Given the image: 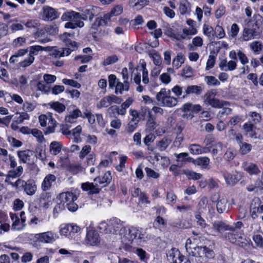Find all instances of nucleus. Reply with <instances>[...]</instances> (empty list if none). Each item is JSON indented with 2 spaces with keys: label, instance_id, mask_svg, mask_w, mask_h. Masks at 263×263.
Segmentation results:
<instances>
[{
  "label": "nucleus",
  "instance_id": "338daca9",
  "mask_svg": "<svg viewBox=\"0 0 263 263\" xmlns=\"http://www.w3.org/2000/svg\"><path fill=\"white\" fill-rule=\"evenodd\" d=\"M91 149L90 145L84 146L80 153L79 157L81 159H83L87 154H88Z\"/></svg>",
  "mask_w": 263,
  "mask_h": 263
},
{
  "label": "nucleus",
  "instance_id": "dca6fc26",
  "mask_svg": "<svg viewBox=\"0 0 263 263\" xmlns=\"http://www.w3.org/2000/svg\"><path fill=\"white\" fill-rule=\"evenodd\" d=\"M110 14H109V13L104 14L103 17H97L92 25V28L98 30L100 26H107L108 23L110 22Z\"/></svg>",
  "mask_w": 263,
  "mask_h": 263
},
{
  "label": "nucleus",
  "instance_id": "864d4df0",
  "mask_svg": "<svg viewBox=\"0 0 263 263\" xmlns=\"http://www.w3.org/2000/svg\"><path fill=\"white\" fill-rule=\"evenodd\" d=\"M142 69V82L145 84H147L149 82V79L148 77V71L146 68V63H143L141 66Z\"/></svg>",
  "mask_w": 263,
  "mask_h": 263
},
{
  "label": "nucleus",
  "instance_id": "bb28decb",
  "mask_svg": "<svg viewBox=\"0 0 263 263\" xmlns=\"http://www.w3.org/2000/svg\"><path fill=\"white\" fill-rule=\"evenodd\" d=\"M218 197H219L218 196ZM216 208L217 212L219 213H222L225 211H228L229 209V204H228V200L224 198H219L217 201Z\"/></svg>",
  "mask_w": 263,
  "mask_h": 263
},
{
  "label": "nucleus",
  "instance_id": "2f4dec72",
  "mask_svg": "<svg viewBox=\"0 0 263 263\" xmlns=\"http://www.w3.org/2000/svg\"><path fill=\"white\" fill-rule=\"evenodd\" d=\"M37 89L44 93L48 94L50 92L51 87L46 82L40 81L37 84Z\"/></svg>",
  "mask_w": 263,
  "mask_h": 263
},
{
  "label": "nucleus",
  "instance_id": "4c0bfd02",
  "mask_svg": "<svg viewBox=\"0 0 263 263\" xmlns=\"http://www.w3.org/2000/svg\"><path fill=\"white\" fill-rule=\"evenodd\" d=\"M190 9V4L186 1L180 4L179 10L181 14L184 15L189 12Z\"/></svg>",
  "mask_w": 263,
  "mask_h": 263
},
{
  "label": "nucleus",
  "instance_id": "ddd939ff",
  "mask_svg": "<svg viewBox=\"0 0 263 263\" xmlns=\"http://www.w3.org/2000/svg\"><path fill=\"white\" fill-rule=\"evenodd\" d=\"M58 199L59 201L64 203V205L69 203L72 201H76L77 199V196L72 192H67L60 193Z\"/></svg>",
  "mask_w": 263,
  "mask_h": 263
},
{
  "label": "nucleus",
  "instance_id": "c85d7f7f",
  "mask_svg": "<svg viewBox=\"0 0 263 263\" xmlns=\"http://www.w3.org/2000/svg\"><path fill=\"white\" fill-rule=\"evenodd\" d=\"M223 176L225 179L226 183L231 185H234L236 183H237L239 178H238V176L235 174H231L228 172H224L223 173Z\"/></svg>",
  "mask_w": 263,
  "mask_h": 263
},
{
  "label": "nucleus",
  "instance_id": "473e14b6",
  "mask_svg": "<svg viewBox=\"0 0 263 263\" xmlns=\"http://www.w3.org/2000/svg\"><path fill=\"white\" fill-rule=\"evenodd\" d=\"M217 93L216 90L211 89L208 90L206 93L205 94L204 98V103L206 104L209 105L210 103L215 99V97Z\"/></svg>",
  "mask_w": 263,
  "mask_h": 263
},
{
  "label": "nucleus",
  "instance_id": "6e6d98bb",
  "mask_svg": "<svg viewBox=\"0 0 263 263\" xmlns=\"http://www.w3.org/2000/svg\"><path fill=\"white\" fill-rule=\"evenodd\" d=\"M123 12V7L121 5H117L111 9L109 14L110 16H117L121 14Z\"/></svg>",
  "mask_w": 263,
  "mask_h": 263
},
{
  "label": "nucleus",
  "instance_id": "6ab92c4d",
  "mask_svg": "<svg viewBox=\"0 0 263 263\" xmlns=\"http://www.w3.org/2000/svg\"><path fill=\"white\" fill-rule=\"evenodd\" d=\"M202 91V88L201 86L198 85H189L184 87V95L182 98H185L187 96L191 94H195L197 96L200 95Z\"/></svg>",
  "mask_w": 263,
  "mask_h": 263
},
{
  "label": "nucleus",
  "instance_id": "bf43d9fd",
  "mask_svg": "<svg viewBox=\"0 0 263 263\" xmlns=\"http://www.w3.org/2000/svg\"><path fill=\"white\" fill-rule=\"evenodd\" d=\"M22 221L20 220V218L16 219L12 224V228L14 230H21L25 226V223H21Z\"/></svg>",
  "mask_w": 263,
  "mask_h": 263
},
{
  "label": "nucleus",
  "instance_id": "412c9836",
  "mask_svg": "<svg viewBox=\"0 0 263 263\" xmlns=\"http://www.w3.org/2000/svg\"><path fill=\"white\" fill-rule=\"evenodd\" d=\"M56 180V177L53 174L47 175L44 179L42 184L41 189L43 191L49 190L52 186V183L54 182Z\"/></svg>",
  "mask_w": 263,
  "mask_h": 263
},
{
  "label": "nucleus",
  "instance_id": "72a5a7b5",
  "mask_svg": "<svg viewBox=\"0 0 263 263\" xmlns=\"http://www.w3.org/2000/svg\"><path fill=\"white\" fill-rule=\"evenodd\" d=\"M62 145L57 141H53L50 145V150L51 153L56 155L59 154L61 150Z\"/></svg>",
  "mask_w": 263,
  "mask_h": 263
},
{
  "label": "nucleus",
  "instance_id": "c756f323",
  "mask_svg": "<svg viewBox=\"0 0 263 263\" xmlns=\"http://www.w3.org/2000/svg\"><path fill=\"white\" fill-rule=\"evenodd\" d=\"M48 105L51 108L54 109L59 114L62 113L65 110V106L63 104L58 101L50 102L48 103Z\"/></svg>",
  "mask_w": 263,
  "mask_h": 263
},
{
  "label": "nucleus",
  "instance_id": "58836bf2",
  "mask_svg": "<svg viewBox=\"0 0 263 263\" xmlns=\"http://www.w3.org/2000/svg\"><path fill=\"white\" fill-rule=\"evenodd\" d=\"M184 62V58L181 54H178L173 60V66L176 69L179 68Z\"/></svg>",
  "mask_w": 263,
  "mask_h": 263
},
{
  "label": "nucleus",
  "instance_id": "423d86ee",
  "mask_svg": "<svg viewBox=\"0 0 263 263\" xmlns=\"http://www.w3.org/2000/svg\"><path fill=\"white\" fill-rule=\"evenodd\" d=\"M60 15L58 10L49 6H44L42 8L41 17L45 21H52L57 19Z\"/></svg>",
  "mask_w": 263,
  "mask_h": 263
},
{
  "label": "nucleus",
  "instance_id": "79ce46f5",
  "mask_svg": "<svg viewBox=\"0 0 263 263\" xmlns=\"http://www.w3.org/2000/svg\"><path fill=\"white\" fill-rule=\"evenodd\" d=\"M149 57L153 58L154 63L156 65H160L161 64V58L160 55L155 51L149 53Z\"/></svg>",
  "mask_w": 263,
  "mask_h": 263
},
{
  "label": "nucleus",
  "instance_id": "cd10ccee",
  "mask_svg": "<svg viewBox=\"0 0 263 263\" xmlns=\"http://www.w3.org/2000/svg\"><path fill=\"white\" fill-rule=\"evenodd\" d=\"M259 198H254L250 205V215L254 219L257 217V212H259Z\"/></svg>",
  "mask_w": 263,
  "mask_h": 263
},
{
  "label": "nucleus",
  "instance_id": "f3484780",
  "mask_svg": "<svg viewBox=\"0 0 263 263\" xmlns=\"http://www.w3.org/2000/svg\"><path fill=\"white\" fill-rule=\"evenodd\" d=\"M99 8L97 7H91L86 9L81 14V18L83 20H86L88 18L91 21L95 16L97 15Z\"/></svg>",
  "mask_w": 263,
  "mask_h": 263
},
{
  "label": "nucleus",
  "instance_id": "f8f14e48",
  "mask_svg": "<svg viewBox=\"0 0 263 263\" xmlns=\"http://www.w3.org/2000/svg\"><path fill=\"white\" fill-rule=\"evenodd\" d=\"M51 193L44 191L42 193L39 198V204L40 206L48 209L51 204Z\"/></svg>",
  "mask_w": 263,
  "mask_h": 263
},
{
  "label": "nucleus",
  "instance_id": "a19ab883",
  "mask_svg": "<svg viewBox=\"0 0 263 263\" xmlns=\"http://www.w3.org/2000/svg\"><path fill=\"white\" fill-rule=\"evenodd\" d=\"M135 253L138 255L142 261L146 262L148 259L146 252L141 248H137Z\"/></svg>",
  "mask_w": 263,
  "mask_h": 263
},
{
  "label": "nucleus",
  "instance_id": "49530a36",
  "mask_svg": "<svg viewBox=\"0 0 263 263\" xmlns=\"http://www.w3.org/2000/svg\"><path fill=\"white\" fill-rule=\"evenodd\" d=\"M148 117L149 118L146 123L147 128L149 130L152 131L156 128V124L155 121V118L149 112H148Z\"/></svg>",
  "mask_w": 263,
  "mask_h": 263
},
{
  "label": "nucleus",
  "instance_id": "f257e3e1",
  "mask_svg": "<svg viewBox=\"0 0 263 263\" xmlns=\"http://www.w3.org/2000/svg\"><path fill=\"white\" fill-rule=\"evenodd\" d=\"M255 22L250 26V24L245 27L243 30L242 37L243 41H248L253 39L260 38L262 33L263 18L259 14L254 16Z\"/></svg>",
  "mask_w": 263,
  "mask_h": 263
},
{
  "label": "nucleus",
  "instance_id": "de8ad7c7",
  "mask_svg": "<svg viewBox=\"0 0 263 263\" xmlns=\"http://www.w3.org/2000/svg\"><path fill=\"white\" fill-rule=\"evenodd\" d=\"M110 101L108 96L103 98L99 103H98L96 106L98 108H101L102 107H107L110 105Z\"/></svg>",
  "mask_w": 263,
  "mask_h": 263
},
{
  "label": "nucleus",
  "instance_id": "a18cd8bd",
  "mask_svg": "<svg viewBox=\"0 0 263 263\" xmlns=\"http://www.w3.org/2000/svg\"><path fill=\"white\" fill-rule=\"evenodd\" d=\"M205 81L208 85L218 86L220 83L214 76H205Z\"/></svg>",
  "mask_w": 263,
  "mask_h": 263
},
{
  "label": "nucleus",
  "instance_id": "680f3d73",
  "mask_svg": "<svg viewBox=\"0 0 263 263\" xmlns=\"http://www.w3.org/2000/svg\"><path fill=\"white\" fill-rule=\"evenodd\" d=\"M138 123V121H137V122L130 121L127 125L126 128V132L128 133H133L137 127Z\"/></svg>",
  "mask_w": 263,
  "mask_h": 263
},
{
  "label": "nucleus",
  "instance_id": "3c124183",
  "mask_svg": "<svg viewBox=\"0 0 263 263\" xmlns=\"http://www.w3.org/2000/svg\"><path fill=\"white\" fill-rule=\"evenodd\" d=\"M84 23L83 22H79L78 23L71 22L69 21L65 24L66 28L75 29L77 27L81 28L84 26Z\"/></svg>",
  "mask_w": 263,
  "mask_h": 263
},
{
  "label": "nucleus",
  "instance_id": "c03bdc74",
  "mask_svg": "<svg viewBox=\"0 0 263 263\" xmlns=\"http://www.w3.org/2000/svg\"><path fill=\"white\" fill-rule=\"evenodd\" d=\"M189 150L191 153L194 155H199L202 154V147L198 144H191L189 147Z\"/></svg>",
  "mask_w": 263,
  "mask_h": 263
},
{
  "label": "nucleus",
  "instance_id": "c9c22d12",
  "mask_svg": "<svg viewBox=\"0 0 263 263\" xmlns=\"http://www.w3.org/2000/svg\"><path fill=\"white\" fill-rule=\"evenodd\" d=\"M171 142L170 139L164 138L158 143L157 147L160 151H164L168 146Z\"/></svg>",
  "mask_w": 263,
  "mask_h": 263
},
{
  "label": "nucleus",
  "instance_id": "7ed1b4c3",
  "mask_svg": "<svg viewBox=\"0 0 263 263\" xmlns=\"http://www.w3.org/2000/svg\"><path fill=\"white\" fill-rule=\"evenodd\" d=\"M145 234L146 232L143 229L132 227L128 229L127 236L125 233L121 240L125 243H132L134 239L144 241Z\"/></svg>",
  "mask_w": 263,
  "mask_h": 263
},
{
  "label": "nucleus",
  "instance_id": "052dcab7",
  "mask_svg": "<svg viewBox=\"0 0 263 263\" xmlns=\"http://www.w3.org/2000/svg\"><path fill=\"white\" fill-rule=\"evenodd\" d=\"M44 81L50 85V84L54 83L57 79L56 76L54 75L45 74L43 76Z\"/></svg>",
  "mask_w": 263,
  "mask_h": 263
},
{
  "label": "nucleus",
  "instance_id": "ea45409f",
  "mask_svg": "<svg viewBox=\"0 0 263 263\" xmlns=\"http://www.w3.org/2000/svg\"><path fill=\"white\" fill-rule=\"evenodd\" d=\"M228 104V102L220 100L218 99L215 98L210 103V105L214 108H221L225 105Z\"/></svg>",
  "mask_w": 263,
  "mask_h": 263
},
{
  "label": "nucleus",
  "instance_id": "13d9d810",
  "mask_svg": "<svg viewBox=\"0 0 263 263\" xmlns=\"http://www.w3.org/2000/svg\"><path fill=\"white\" fill-rule=\"evenodd\" d=\"M118 60V58L117 55H113L111 56H109L107 57L106 59L103 61V65L106 66L108 65H110L114 64L117 62Z\"/></svg>",
  "mask_w": 263,
  "mask_h": 263
},
{
  "label": "nucleus",
  "instance_id": "f03ea898",
  "mask_svg": "<svg viewBox=\"0 0 263 263\" xmlns=\"http://www.w3.org/2000/svg\"><path fill=\"white\" fill-rule=\"evenodd\" d=\"M171 90L161 88L156 95L158 104L162 106L172 107L177 105L178 99L171 96Z\"/></svg>",
  "mask_w": 263,
  "mask_h": 263
},
{
  "label": "nucleus",
  "instance_id": "9d476101",
  "mask_svg": "<svg viewBox=\"0 0 263 263\" xmlns=\"http://www.w3.org/2000/svg\"><path fill=\"white\" fill-rule=\"evenodd\" d=\"M35 237L42 242L50 243L57 238V235L51 231L36 234Z\"/></svg>",
  "mask_w": 263,
  "mask_h": 263
},
{
  "label": "nucleus",
  "instance_id": "09e8293b",
  "mask_svg": "<svg viewBox=\"0 0 263 263\" xmlns=\"http://www.w3.org/2000/svg\"><path fill=\"white\" fill-rule=\"evenodd\" d=\"M73 14L75 15V16L78 15V12L73 11L65 12L61 16V20L63 21H70L72 17H74Z\"/></svg>",
  "mask_w": 263,
  "mask_h": 263
},
{
  "label": "nucleus",
  "instance_id": "1a4fd4ad",
  "mask_svg": "<svg viewBox=\"0 0 263 263\" xmlns=\"http://www.w3.org/2000/svg\"><path fill=\"white\" fill-rule=\"evenodd\" d=\"M212 229L215 233H222L225 231H234L232 226L227 224L222 221L217 220L212 222Z\"/></svg>",
  "mask_w": 263,
  "mask_h": 263
},
{
  "label": "nucleus",
  "instance_id": "5701e85b",
  "mask_svg": "<svg viewBox=\"0 0 263 263\" xmlns=\"http://www.w3.org/2000/svg\"><path fill=\"white\" fill-rule=\"evenodd\" d=\"M210 159L207 157H200L196 159L192 158H189V162H192L195 165L206 168L210 163Z\"/></svg>",
  "mask_w": 263,
  "mask_h": 263
},
{
  "label": "nucleus",
  "instance_id": "393cba45",
  "mask_svg": "<svg viewBox=\"0 0 263 263\" xmlns=\"http://www.w3.org/2000/svg\"><path fill=\"white\" fill-rule=\"evenodd\" d=\"M23 190L28 195H34L36 191V185L34 181L31 179L26 181V184Z\"/></svg>",
  "mask_w": 263,
  "mask_h": 263
},
{
  "label": "nucleus",
  "instance_id": "aec40b11",
  "mask_svg": "<svg viewBox=\"0 0 263 263\" xmlns=\"http://www.w3.org/2000/svg\"><path fill=\"white\" fill-rule=\"evenodd\" d=\"M86 241L91 246L97 245L100 242L99 234L95 231H89L86 235Z\"/></svg>",
  "mask_w": 263,
  "mask_h": 263
},
{
  "label": "nucleus",
  "instance_id": "5fc2aeb1",
  "mask_svg": "<svg viewBox=\"0 0 263 263\" xmlns=\"http://www.w3.org/2000/svg\"><path fill=\"white\" fill-rule=\"evenodd\" d=\"M98 229L100 232L104 234L109 233V223L105 221H102L98 226Z\"/></svg>",
  "mask_w": 263,
  "mask_h": 263
},
{
  "label": "nucleus",
  "instance_id": "f704fd0d",
  "mask_svg": "<svg viewBox=\"0 0 263 263\" xmlns=\"http://www.w3.org/2000/svg\"><path fill=\"white\" fill-rule=\"evenodd\" d=\"M23 168L22 166H18L16 168H12V170L9 171L8 175L11 178H17L21 176L23 174Z\"/></svg>",
  "mask_w": 263,
  "mask_h": 263
},
{
  "label": "nucleus",
  "instance_id": "0e129e2a",
  "mask_svg": "<svg viewBox=\"0 0 263 263\" xmlns=\"http://www.w3.org/2000/svg\"><path fill=\"white\" fill-rule=\"evenodd\" d=\"M62 82L66 85H68L76 88H79L81 87V85L78 82L73 80L64 79L62 80Z\"/></svg>",
  "mask_w": 263,
  "mask_h": 263
},
{
  "label": "nucleus",
  "instance_id": "39448f33",
  "mask_svg": "<svg viewBox=\"0 0 263 263\" xmlns=\"http://www.w3.org/2000/svg\"><path fill=\"white\" fill-rule=\"evenodd\" d=\"M27 49L28 51H29V57L20 63V65L22 67L30 65L34 60V55L38 54L40 51L46 50V48L39 45L30 46Z\"/></svg>",
  "mask_w": 263,
  "mask_h": 263
},
{
  "label": "nucleus",
  "instance_id": "7c9ffc66",
  "mask_svg": "<svg viewBox=\"0 0 263 263\" xmlns=\"http://www.w3.org/2000/svg\"><path fill=\"white\" fill-rule=\"evenodd\" d=\"M203 32L204 34L206 35L211 41L214 39L215 31L211 26L204 24Z\"/></svg>",
  "mask_w": 263,
  "mask_h": 263
},
{
  "label": "nucleus",
  "instance_id": "2eb2a0df",
  "mask_svg": "<svg viewBox=\"0 0 263 263\" xmlns=\"http://www.w3.org/2000/svg\"><path fill=\"white\" fill-rule=\"evenodd\" d=\"M112 177L110 171L106 172L103 177L98 176L93 180L94 182H97L99 186L101 187L107 186L111 181Z\"/></svg>",
  "mask_w": 263,
  "mask_h": 263
},
{
  "label": "nucleus",
  "instance_id": "a878e982",
  "mask_svg": "<svg viewBox=\"0 0 263 263\" xmlns=\"http://www.w3.org/2000/svg\"><path fill=\"white\" fill-rule=\"evenodd\" d=\"M242 167L244 170L250 175H257L260 173L257 165L252 163H245L243 164Z\"/></svg>",
  "mask_w": 263,
  "mask_h": 263
},
{
  "label": "nucleus",
  "instance_id": "e2e57ef3",
  "mask_svg": "<svg viewBox=\"0 0 263 263\" xmlns=\"http://www.w3.org/2000/svg\"><path fill=\"white\" fill-rule=\"evenodd\" d=\"M145 171L146 174V175L148 177H152L154 179H156L159 177V174L157 172L154 171L151 168L146 167L145 168Z\"/></svg>",
  "mask_w": 263,
  "mask_h": 263
},
{
  "label": "nucleus",
  "instance_id": "9b49d317",
  "mask_svg": "<svg viewBox=\"0 0 263 263\" xmlns=\"http://www.w3.org/2000/svg\"><path fill=\"white\" fill-rule=\"evenodd\" d=\"M82 189L85 192H88L89 194H98L101 190V187L97 182H86L81 184Z\"/></svg>",
  "mask_w": 263,
  "mask_h": 263
},
{
  "label": "nucleus",
  "instance_id": "37998d69",
  "mask_svg": "<svg viewBox=\"0 0 263 263\" xmlns=\"http://www.w3.org/2000/svg\"><path fill=\"white\" fill-rule=\"evenodd\" d=\"M65 205L63 203L58 200L57 204L55 206L53 211V214L54 217H57L59 213L64 210L65 208Z\"/></svg>",
  "mask_w": 263,
  "mask_h": 263
},
{
  "label": "nucleus",
  "instance_id": "20e7f679",
  "mask_svg": "<svg viewBox=\"0 0 263 263\" xmlns=\"http://www.w3.org/2000/svg\"><path fill=\"white\" fill-rule=\"evenodd\" d=\"M225 238L230 242L241 247L246 245V237L243 233L237 231H231L226 233L224 235Z\"/></svg>",
  "mask_w": 263,
  "mask_h": 263
},
{
  "label": "nucleus",
  "instance_id": "69168bd1",
  "mask_svg": "<svg viewBox=\"0 0 263 263\" xmlns=\"http://www.w3.org/2000/svg\"><path fill=\"white\" fill-rule=\"evenodd\" d=\"M208 203V200L206 197H203L201 198L198 203L199 210L200 211V212L206 209Z\"/></svg>",
  "mask_w": 263,
  "mask_h": 263
},
{
  "label": "nucleus",
  "instance_id": "603ef678",
  "mask_svg": "<svg viewBox=\"0 0 263 263\" xmlns=\"http://www.w3.org/2000/svg\"><path fill=\"white\" fill-rule=\"evenodd\" d=\"M185 174L189 179L199 180L202 176V174L193 171H187Z\"/></svg>",
  "mask_w": 263,
  "mask_h": 263
},
{
  "label": "nucleus",
  "instance_id": "6e6552de",
  "mask_svg": "<svg viewBox=\"0 0 263 263\" xmlns=\"http://www.w3.org/2000/svg\"><path fill=\"white\" fill-rule=\"evenodd\" d=\"M46 50L50 52V55L55 58H60L64 56H67L70 54L72 50L69 48H57V47H47Z\"/></svg>",
  "mask_w": 263,
  "mask_h": 263
},
{
  "label": "nucleus",
  "instance_id": "a211bd4d",
  "mask_svg": "<svg viewBox=\"0 0 263 263\" xmlns=\"http://www.w3.org/2000/svg\"><path fill=\"white\" fill-rule=\"evenodd\" d=\"M17 154L20 163H26L30 161V158L33 155V152L32 151L26 149L18 151L17 152Z\"/></svg>",
  "mask_w": 263,
  "mask_h": 263
},
{
  "label": "nucleus",
  "instance_id": "4be33fe9",
  "mask_svg": "<svg viewBox=\"0 0 263 263\" xmlns=\"http://www.w3.org/2000/svg\"><path fill=\"white\" fill-rule=\"evenodd\" d=\"M186 250L189 252V254L192 255L193 256L196 257H202L204 256L205 251H206V247L198 246L194 247L193 250L191 248H187V245L185 246Z\"/></svg>",
  "mask_w": 263,
  "mask_h": 263
},
{
  "label": "nucleus",
  "instance_id": "774afa93",
  "mask_svg": "<svg viewBox=\"0 0 263 263\" xmlns=\"http://www.w3.org/2000/svg\"><path fill=\"white\" fill-rule=\"evenodd\" d=\"M182 76L185 78H191L193 76V70L191 67L186 66L183 69Z\"/></svg>",
  "mask_w": 263,
  "mask_h": 263
},
{
  "label": "nucleus",
  "instance_id": "8fccbe9b",
  "mask_svg": "<svg viewBox=\"0 0 263 263\" xmlns=\"http://www.w3.org/2000/svg\"><path fill=\"white\" fill-rule=\"evenodd\" d=\"M240 152L242 155L248 154L252 148V145L250 144L243 143L239 145Z\"/></svg>",
  "mask_w": 263,
  "mask_h": 263
},
{
  "label": "nucleus",
  "instance_id": "4d7b16f0",
  "mask_svg": "<svg viewBox=\"0 0 263 263\" xmlns=\"http://www.w3.org/2000/svg\"><path fill=\"white\" fill-rule=\"evenodd\" d=\"M65 90V87L63 85H55L52 88L50 91L53 95H58L63 92Z\"/></svg>",
  "mask_w": 263,
  "mask_h": 263
},
{
  "label": "nucleus",
  "instance_id": "e433bc0d",
  "mask_svg": "<svg viewBox=\"0 0 263 263\" xmlns=\"http://www.w3.org/2000/svg\"><path fill=\"white\" fill-rule=\"evenodd\" d=\"M195 218L197 224L201 228H205L208 225L205 220L201 217L200 212H196L195 214Z\"/></svg>",
  "mask_w": 263,
  "mask_h": 263
},
{
  "label": "nucleus",
  "instance_id": "0eeeda50",
  "mask_svg": "<svg viewBox=\"0 0 263 263\" xmlns=\"http://www.w3.org/2000/svg\"><path fill=\"white\" fill-rule=\"evenodd\" d=\"M117 232H119L118 233L121 238L127 232V230L123 227L120 219L114 218L111 219L109 222V233L117 234Z\"/></svg>",
  "mask_w": 263,
  "mask_h": 263
},
{
  "label": "nucleus",
  "instance_id": "4468645a",
  "mask_svg": "<svg viewBox=\"0 0 263 263\" xmlns=\"http://www.w3.org/2000/svg\"><path fill=\"white\" fill-rule=\"evenodd\" d=\"M73 36V34L65 32L60 36L61 40L65 43V45L69 48H72L70 50L73 51L78 48L77 43L75 41H72L70 37Z\"/></svg>",
  "mask_w": 263,
  "mask_h": 263
},
{
  "label": "nucleus",
  "instance_id": "b1692460",
  "mask_svg": "<svg viewBox=\"0 0 263 263\" xmlns=\"http://www.w3.org/2000/svg\"><path fill=\"white\" fill-rule=\"evenodd\" d=\"M82 116V112L78 109H75L73 111H70L69 114L65 118V121L66 123H73L76 122V119L80 116Z\"/></svg>",
  "mask_w": 263,
  "mask_h": 263
}]
</instances>
